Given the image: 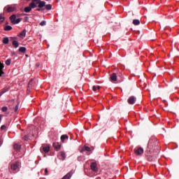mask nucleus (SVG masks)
I'll list each match as a JSON object with an SVG mask.
<instances>
[{
  "label": "nucleus",
  "mask_w": 179,
  "mask_h": 179,
  "mask_svg": "<svg viewBox=\"0 0 179 179\" xmlns=\"http://www.w3.org/2000/svg\"><path fill=\"white\" fill-rule=\"evenodd\" d=\"M37 5H38V8H44V6H45V1H41V0H32V2L29 6L24 8V12L29 13L32 9L37 8Z\"/></svg>",
  "instance_id": "1"
},
{
  "label": "nucleus",
  "mask_w": 179,
  "mask_h": 179,
  "mask_svg": "<svg viewBox=\"0 0 179 179\" xmlns=\"http://www.w3.org/2000/svg\"><path fill=\"white\" fill-rule=\"evenodd\" d=\"M156 146V138L153 137L150 138L148 141V152H152V149H153Z\"/></svg>",
  "instance_id": "2"
},
{
  "label": "nucleus",
  "mask_w": 179,
  "mask_h": 179,
  "mask_svg": "<svg viewBox=\"0 0 179 179\" xmlns=\"http://www.w3.org/2000/svg\"><path fill=\"white\" fill-rule=\"evenodd\" d=\"M10 20L13 24H19L22 22V18H17L16 20V15L13 14L10 17Z\"/></svg>",
  "instance_id": "3"
},
{
  "label": "nucleus",
  "mask_w": 179,
  "mask_h": 179,
  "mask_svg": "<svg viewBox=\"0 0 179 179\" xmlns=\"http://www.w3.org/2000/svg\"><path fill=\"white\" fill-rule=\"evenodd\" d=\"M134 153L136 156H142V155H143V148H135Z\"/></svg>",
  "instance_id": "4"
},
{
  "label": "nucleus",
  "mask_w": 179,
  "mask_h": 179,
  "mask_svg": "<svg viewBox=\"0 0 179 179\" xmlns=\"http://www.w3.org/2000/svg\"><path fill=\"white\" fill-rule=\"evenodd\" d=\"M19 166H20V163L18 162H17L15 164H11L10 169L13 171H17V170H19Z\"/></svg>",
  "instance_id": "5"
},
{
  "label": "nucleus",
  "mask_w": 179,
  "mask_h": 179,
  "mask_svg": "<svg viewBox=\"0 0 179 179\" xmlns=\"http://www.w3.org/2000/svg\"><path fill=\"white\" fill-rule=\"evenodd\" d=\"M91 170L92 171H94V173H97L99 171V169H97V164L96 162H92L90 164Z\"/></svg>",
  "instance_id": "6"
},
{
  "label": "nucleus",
  "mask_w": 179,
  "mask_h": 179,
  "mask_svg": "<svg viewBox=\"0 0 179 179\" xmlns=\"http://www.w3.org/2000/svg\"><path fill=\"white\" fill-rule=\"evenodd\" d=\"M127 101L129 104H131V105L135 104V103H136V97H135L134 96H131L128 99Z\"/></svg>",
  "instance_id": "7"
},
{
  "label": "nucleus",
  "mask_w": 179,
  "mask_h": 179,
  "mask_svg": "<svg viewBox=\"0 0 179 179\" xmlns=\"http://www.w3.org/2000/svg\"><path fill=\"white\" fill-rule=\"evenodd\" d=\"M5 68V64L0 62V78L5 75V72H3V69Z\"/></svg>",
  "instance_id": "8"
},
{
  "label": "nucleus",
  "mask_w": 179,
  "mask_h": 179,
  "mask_svg": "<svg viewBox=\"0 0 179 179\" xmlns=\"http://www.w3.org/2000/svg\"><path fill=\"white\" fill-rule=\"evenodd\" d=\"M110 82H117V73H113L110 76Z\"/></svg>",
  "instance_id": "9"
},
{
  "label": "nucleus",
  "mask_w": 179,
  "mask_h": 179,
  "mask_svg": "<svg viewBox=\"0 0 179 179\" xmlns=\"http://www.w3.org/2000/svg\"><path fill=\"white\" fill-rule=\"evenodd\" d=\"M15 10H16V6H8L7 12H8V13L15 12Z\"/></svg>",
  "instance_id": "10"
},
{
  "label": "nucleus",
  "mask_w": 179,
  "mask_h": 179,
  "mask_svg": "<svg viewBox=\"0 0 179 179\" xmlns=\"http://www.w3.org/2000/svg\"><path fill=\"white\" fill-rule=\"evenodd\" d=\"M60 139H61L62 143H64L65 139H66L68 141V139H69V137L68 136V135L64 134V135L61 136Z\"/></svg>",
  "instance_id": "11"
},
{
  "label": "nucleus",
  "mask_w": 179,
  "mask_h": 179,
  "mask_svg": "<svg viewBox=\"0 0 179 179\" xmlns=\"http://www.w3.org/2000/svg\"><path fill=\"white\" fill-rule=\"evenodd\" d=\"M73 175L72 171L69 172L66 175H65L62 179H71V177Z\"/></svg>",
  "instance_id": "12"
},
{
  "label": "nucleus",
  "mask_w": 179,
  "mask_h": 179,
  "mask_svg": "<svg viewBox=\"0 0 179 179\" xmlns=\"http://www.w3.org/2000/svg\"><path fill=\"white\" fill-rule=\"evenodd\" d=\"M41 149H42L45 153H48V152H50V145L42 146Z\"/></svg>",
  "instance_id": "13"
},
{
  "label": "nucleus",
  "mask_w": 179,
  "mask_h": 179,
  "mask_svg": "<svg viewBox=\"0 0 179 179\" xmlns=\"http://www.w3.org/2000/svg\"><path fill=\"white\" fill-rule=\"evenodd\" d=\"M26 33H27L26 29H24L18 36L21 38H24V37H26Z\"/></svg>",
  "instance_id": "14"
},
{
  "label": "nucleus",
  "mask_w": 179,
  "mask_h": 179,
  "mask_svg": "<svg viewBox=\"0 0 179 179\" xmlns=\"http://www.w3.org/2000/svg\"><path fill=\"white\" fill-rule=\"evenodd\" d=\"M53 147L55 148V149L59 150V149H61V144H59V143H54Z\"/></svg>",
  "instance_id": "15"
},
{
  "label": "nucleus",
  "mask_w": 179,
  "mask_h": 179,
  "mask_svg": "<svg viewBox=\"0 0 179 179\" xmlns=\"http://www.w3.org/2000/svg\"><path fill=\"white\" fill-rule=\"evenodd\" d=\"M59 155H60V157L62 160H65L66 157V155L65 154V152L64 151H62L60 153H59Z\"/></svg>",
  "instance_id": "16"
},
{
  "label": "nucleus",
  "mask_w": 179,
  "mask_h": 179,
  "mask_svg": "<svg viewBox=\"0 0 179 179\" xmlns=\"http://www.w3.org/2000/svg\"><path fill=\"white\" fill-rule=\"evenodd\" d=\"M148 162H155L156 160V156L148 155Z\"/></svg>",
  "instance_id": "17"
},
{
  "label": "nucleus",
  "mask_w": 179,
  "mask_h": 179,
  "mask_svg": "<svg viewBox=\"0 0 179 179\" xmlns=\"http://www.w3.org/2000/svg\"><path fill=\"white\" fill-rule=\"evenodd\" d=\"M133 24H134V26H139V24H141V21L138 19H135L133 20Z\"/></svg>",
  "instance_id": "18"
},
{
  "label": "nucleus",
  "mask_w": 179,
  "mask_h": 179,
  "mask_svg": "<svg viewBox=\"0 0 179 179\" xmlns=\"http://www.w3.org/2000/svg\"><path fill=\"white\" fill-rule=\"evenodd\" d=\"M45 8L47 10H51V9H52V6H51V4H47L45 5Z\"/></svg>",
  "instance_id": "19"
},
{
  "label": "nucleus",
  "mask_w": 179,
  "mask_h": 179,
  "mask_svg": "<svg viewBox=\"0 0 179 179\" xmlns=\"http://www.w3.org/2000/svg\"><path fill=\"white\" fill-rule=\"evenodd\" d=\"M12 44L15 47V48H17L19 47V42H17V41H13Z\"/></svg>",
  "instance_id": "20"
},
{
  "label": "nucleus",
  "mask_w": 179,
  "mask_h": 179,
  "mask_svg": "<svg viewBox=\"0 0 179 179\" xmlns=\"http://www.w3.org/2000/svg\"><path fill=\"white\" fill-rule=\"evenodd\" d=\"M34 83V81L33 80H31L29 82V84H28V87L29 89H31L33 87V85Z\"/></svg>",
  "instance_id": "21"
},
{
  "label": "nucleus",
  "mask_w": 179,
  "mask_h": 179,
  "mask_svg": "<svg viewBox=\"0 0 179 179\" xmlns=\"http://www.w3.org/2000/svg\"><path fill=\"white\" fill-rule=\"evenodd\" d=\"M5 31H9L12 30V27L10 25H7L4 27Z\"/></svg>",
  "instance_id": "22"
},
{
  "label": "nucleus",
  "mask_w": 179,
  "mask_h": 179,
  "mask_svg": "<svg viewBox=\"0 0 179 179\" xmlns=\"http://www.w3.org/2000/svg\"><path fill=\"white\" fill-rule=\"evenodd\" d=\"M9 43V38L8 37H4L3 38V44H8Z\"/></svg>",
  "instance_id": "23"
},
{
  "label": "nucleus",
  "mask_w": 179,
  "mask_h": 179,
  "mask_svg": "<svg viewBox=\"0 0 179 179\" xmlns=\"http://www.w3.org/2000/svg\"><path fill=\"white\" fill-rule=\"evenodd\" d=\"M9 89H3L2 91L0 92V97L3 95L5 94V93H6V92H8Z\"/></svg>",
  "instance_id": "24"
},
{
  "label": "nucleus",
  "mask_w": 179,
  "mask_h": 179,
  "mask_svg": "<svg viewBox=\"0 0 179 179\" xmlns=\"http://www.w3.org/2000/svg\"><path fill=\"white\" fill-rule=\"evenodd\" d=\"M14 149H15V150H20V145L19 144H14Z\"/></svg>",
  "instance_id": "25"
},
{
  "label": "nucleus",
  "mask_w": 179,
  "mask_h": 179,
  "mask_svg": "<svg viewBox=\"0 0 179 179\" xmlns=\"http://www.w3.org/2000/svg\"><path fill=\"white\" fill-rule=\"evenodd\" d=\"M20 52H26V48L25 47H21L19 48Z\"/></svg>",
  "instance_id": "26"
},
{
  "label": "nucleus",
  "mask_w": 179,
  "mask_h": 179,
  "mask_svg": "<svg viewBox=\"0 0 179 179\" xmlns=\"http://www.w3.org/2000/svg\"><path fill=\"white\" fill-rule=\"evenodd\" d=\"M5 20V17L2 14H0V23H2Z\"/></svg>",
  "instance_id": "27"
},
{
  "label": "nucleus",
  "mask_w": 179,
  "mask_h": 179,
  "mask_svg": "<svg viewBox=\"0 0 179 179\" xmlns=\"http://www.w3.org/2000/svg\"><path fill=\"white\" fill-rule=\"evenodd\" d=\"M1 111H2L3 113H6V111H8V107H6V106L2 107Z\"/></svg>",
  "instance_id": "28"
},
{
  "label": "nucleus",
  "mask_w": 179,
  "mask_h": 179,
  "mask_svg": "<svg viewBox=\"0 0 179 179\" xmlns=\"http://www.w3.org/2000/svg\"><path fill=\"white\" fill-rule=\"evenodd\" d=\"M85 150H86L87 152H90L91 149L89 146H86L85 145L84 146V148H83Z\"/></svg>",
  "instance_id": "29"
},
{
  "label": "nucleus",
  "mask_w": 179,
  "mask_h": 179,
  "mask_svg": "<svg viewBox=\"0 0 179 179\" xmlns=\"http://www.w3.org/2000/svg\"><path fill=\"white\" fill-rule=\"evenodd\" d=\"M92 89H93V91L94 92H96V90H99V89H100V86H93V87H92Z\"/></svg>",
  "instance_id": "30"
},
{
  "label": "nucleus",
  "mask_w": 179,
  "mask_h": 179,
  "mask_svg": "<svg viewBox=\"0 0 179 179\" xmlns=\"http://www.w3.org/2000/svg\"><path fill=\"white\" fill-rule=\"evenodd\" d=\"M6 65H7L8 66L10 65V59H8L6 61Z\"/></svg>",
  "instance_id": "31"
},
{
  "label": "nucleus",
  "mask_w": 179,
  "mask_h": 179,
  "mask_svg": "<svg viewBox=\"0 0 179 179\" xmlns=\"http://www.w3.org/2000/svg\"><path fill=\"white\" fill-rule=\"evenodd\" d=\"M19 110V103H17L15 108H14V111L16 113L17 110Z\"/></svg>",
  "instance_id": "32"
},
{
  "label": "nucleus",
  "mask_w": 179,
  "mask_h": 179,
  "mask_svg": "<svg viewBox=\"0 0 179 179\" xmlns=\"http://www.w3.org/2000/svg\"><path fill=\"white\" fill-rule=\"evenodd\" d=\"M45 24H46L45 21H42V22L40 23V26H45Z\"/></svg>",
  "instance_id": "33"
},
{
  "label": "nucleus",
  "mask_w": 179,
  "mask_h": 179,
  "mask_svg": "<svg viewBox=\"0 0 179 179\" xmlns=\"http://www.w3.org/2000/svg\"><path fill=\"white\" fill-rule=\"evenodd\" d=\"M23 139L24 141H29V136H24Z\"/></svg>",
  "instance_id": "34"
},
{
  "label": "nucleus",
  "mask_w": 179,
  "mask_h": 179,
  "mask_svg": "<svg viewBox=\"0 0 179 179\" xmlns=\"http://www.w3.org/2000/svg\"><path fill=\"white\" fill-rule=\"evenodd\" d=\"M1 129H2V131L6 129V125H2L1 127Z\"/></svg>",
  "instance_id": "35"
},
{
  "label": "nucleus",
  "mask_w": 179,
  "mask_h": 179,
  "mask_svg": "<svg viewBox=\"0 0 179 179\" xmlns=\"http://www.w3.org/2000/svg\"><path fill=\"white\" fill-rule=\"evenodd\" d=\"M45 176H48V169L47 168L45 169Z\"/></svg>",
  "instance_id": "36"
},
{
  "label": "nucleus",
  "mask_w": 179,
  "mask_h": 179,
  "mask_svg": "<svg viewBox=\"0 0 179 179\" xmlns=\"http://www.w3.org/2000/svg\"><path fill=\"white\" fill-rule=\"evenodd\" d=\"M42 8H39V7H38V8H37L36 10H38V12H40V10H41Z\"/></svg>",
  "instance_id": "37"
},
{
  "label": "nucleus",
  "mask_w": 179,
  "mask_h": 179,
  "mask_svg": "<svg viewBox=\"0 0 179 179\" xmlns=\"http://www.w3.org/2000/svg\"><path fill=\"white\" fill-rule=\"evenodd\" d=\"M2 121V115H0V122Z\"/></svg>",
  "instance_id": "38"
},
{
  "label": "nucleus",
  "mask_w": 179,
  "mask_h": 179,
  "mask_svg": "<svg viewBox=\"0 0 179 179\" xmlns=\"http://www.w3.org/2000/svg\"><path fill=\"white\" fill-rule=\"evenodd\" d=\"M27 2H29V1H30V0H26Z\"/></svg>",
  "instance_id": "39"
},
{
  "label": "nucleus",
  "mask_w": 179,
  "mask_h": 179,
  "mask_svg": "<svg viewBox=\"0 0 179 179\" xmlns=\"http://www.w3.org/2000/svg\"><path fill=\"white\" fill-rule=\"evenodd\" d=\"M46 1H48V0H46Z\"/></svg>",
  "instance_id": "40"
}]
</instances>
